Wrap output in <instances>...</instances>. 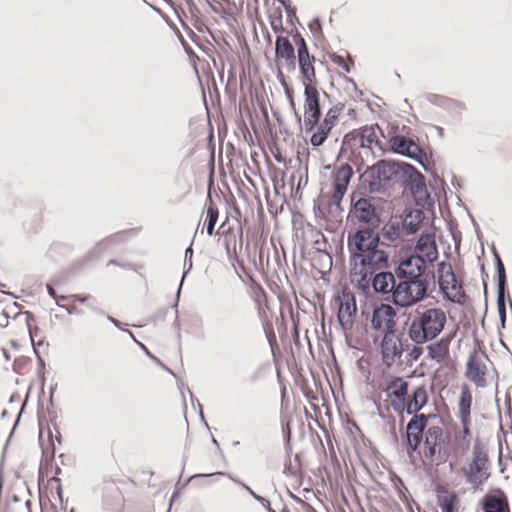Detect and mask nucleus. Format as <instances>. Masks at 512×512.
Masks as SVG:
<instances>
[{
  "label": "nucleus",
  "instance_id": "obj_7",
  "mask_svg": "<svg viewBox=\"0 0 512 512\" xmlns=\"http://www.w3.org/2000/svg\"><path fill=\"white\" fill-rule=\"evenodd\" d=\"M490 460L485 447L480 441L473 446L472 456L461 468V474L472 489L480 490L490 477Z\"/></svg>",
  "mask_w": 512,
  "mask_h": 512
},
{
  "label": "nucleus",
  "instance_id": "obj_60",
  "mask_svg": "<svg viewBox=\"0 0 512 512\" xmlns=\"http://www.w3.org/2000/svg\"><path fill=\"white\" fill-rule=\"evenodd\" d=\"M284 93L286 98L288 99V102L294 101V91L290 86L284 88Z\"/></svg>",
  "mask_w": 512,
  "mask_h": 512
},
{
  "label": "nucleus",
  "instance_id": "obj_32",
  "mask_svg": "<svg viewBox=\"0 0 512 512\" xmlns=\"http://www.w3.org/2000/svg\"><path fill=\"white\" fill-rule=\"evenodd\" d=\"M295 55V49L290 40L282 35H278L275 39V58L276 61L285 59Z\"/></svg>",
  "mask_w": 512,
  "mask_h": 512
},
{
  "label": "nucleus",
  "instance_id": "obj_47",
  "mask_svg": "<svg viewBox=\"0 0 512 512\" xmlns=\"http://www.w3.org/2000/svg\"><path fill=\"white\" fill-rule=\"evenodd\" d=\"M321 117L304 115V127L306 132L313 131L316 126H319Z\"/></svg>",
  "mask_w": 512,
  "mask_h": 512
},
{
  "label": "nucleus",
  "instance_id": "obj_30",
  "mask_svg": "<svg viewBox=\"0 0 512 512\" xmlns=\"http://www.w3.org/2000/svg\"><path fill=\"white\" fill-rule=\"evenodd\" d=\"M461 427L455 431L454 441L458 449L461 451H466L471 442V419H468L466 422L464 419H460Z\"/></svg>",
  "mask_w": 512,
  "mask_h": 512
},
{
  "label": "nucleus",
  "instance_id": "obj_2",
  "mask_svg": "<svg viewBox=\"0 0 512 512\" xmlns=\"http://www.w3.org/2000/svg\"><path fill=\"white\" fill-rule=\"evenodd\" d=\"M390 206L391 203L382 197L369 195L356 198L352 193L349 216L364 225L359 229H368L372 235H380L376 229L383 223L382 215Z\"/></svg>",
  "mask_w": 512,
  "mask_h": 512
},
{
  "label": "nucleus",
  "instance_id": "obj_8",
  "mask_svg": "<svg viewBox=\"0 0 512 512\" xmlns=\"http://www.w3.org/2000/svg\"><path fill=\"white\" fill-rule=\"evenodd\" d=\"M135 486L136 482L129 477L118 480L104 477L99 488L103 506L113 512H122L126 503V494Z\"/></svg>",
  "mask_w": 512,
  "mask_h": 512
},
{
  "label": "nucleus",
  "instance_id": "obj_26",
  "mask_svg": "<svg viewBox=\"0 0 512 512\" xmlns=\"http://www.w3.org/2000/svg\"><path fill=\"white\" fill-rule=\"evenodd\" d=\"M352 177V167L348 163L341 164L333 174V189L346 193Z\"/></svg>",
  "mask_w": 512,
  "mask_h": 512
},
{
  "label": "nucleus",
  "instance_id": "obj_56",
  "mask_svg": "<svg viewBox=\"0 0 512 512\" xmlns=\"http://www.w3.org/2000/svg\"><path fill=\"white\" fill-rule=\"evenodd\" d=\"M75 301L79 302V303H86L89 299L92 298L91 295H81V294H74L71 296Z\"/></svg>",
  "mask_w": 512,
  "mask_h": 512
},
{
  "label": "nucleus",
  "instance_id": "obj_17",
  "mask_svg": "<svg viewBox=\"0 0 512 512\" xmlns=\"http://www.w3.org/2000/svg\"><path fill=\"white\" fill-rule=\"evenodd\" d=\"M357 313L356 300L352 293L342 291L339 297L337 320L343 330L351 329Z\"/></svg>",
  "mask_w": 512,
  "mask_h": 512
},
{
  "label": "nucleus",
  "instance_id": "obj_38",
  "mask_svg": "<svg viewBox=\"0 0 512 512\" xmlns=\"http://www.w3.org/2000/svg\"><path fill=\"white\" fill-rule=\"evenodd\" d=\"M333 194L328 203L329 213L331 215L339 214L342 211L341 202L345 195L340 189H333Z\"/></svg>",
  "mask_w": 512,
  "mask_h": 512
},
{
  "label": "nucleus",
  "instance_id": "obj_57",
  "mask_svg": "<svg viewBox=\"0 0 512 512\" xmlns=\"http://www.w3.org/2000/svg\"><path fill=\"white\" fill-rule=\"evenodd\" d=\"M123 331H124L125 333H127V334L129 335V337H130V338H132V339H133V341H134V342H135V343H136V344H137L141 349H143V350L145 351V353H148V349H147V347H146L143 343L139 342V341L135 338L134 334H133L130 330L124 329Z\"/></svg>",
  "mask_w": 512,
  "mask_h": 512
},
{
  "label": "nucleus",
  "instance_id": "obj_34",
  "mask_svg": "<svg viewBox=\"0 0 512 512\" xmlns=\"http://www.w3.org/2000/svg\"><path fill=\"white\" fill-rule=\"evenodd\" d=\"M471 404H472V395L468 388V386H464L462 392L460 401L458 404V410H459V417L460 419H464L466 422L468 419H471L470 411H471Z\"/></svg>",
  "mask_w": 512,
  "mask_h": 512
},
{
  "label": "nucleus",
  "instance_id": "obj_55",
  "mask_svg": "<svg viewBox=\"0 0 512 512\" xmlns=\"http://www.w3.org/2000/svg\"><path fill=\"white\" fill-rule=\"evenodd\" d=\"M9 324V314L6 311L0 313V327L5 328Z\"/></svg>",
  "mask_w": 512,
  "mask_h": 512
},
{
  "label": "nucleus",
  "instance_id": "obj_58",
  "mask_svg": "<svg viewBox=\"0 0 512 512\" xmlns=\"http://www.w3.org/2000/svg\"><path fill=\"white\" fill-rule=\"evenodd\" d=\"M497 311L499 318L507 317V310H506V303L504 304H497Z\"/></svg>",
  "mask_w": 512,
  "mask_h": 512
},
{
  "label": "nucleus",
  "instance_id": "obj_45",
  "mask_svg": "<svg viewBox=\"0 0 512 512\" xmlns=\"http://www.w3.org/2000/svg\"><path fill=\"white\" fill-rule=\"evenodd\" d=\"M417 162L425 172L430 171V165L426 156V153L418 148V150L414 151L413 155L409 158Z\"/></svg>",
  "mask_w": 512,
  "mask_h": 512
},
{
  "label": "nucleus",
  "instance_id": "obj_53",
  "mask_svg": "<svg viewBox=\"0 0 512 512\" xmlns=\"http://www.w3.org/2000/svg\"><path fill=\"white\" fill-rule=\"evenodd\" d=\"M46 289H47L48 295L56 301L57 305H58L59 307H63L62 305H60V304H59V299H61V300H65L67 297H66V296L58 297V295H57V293H56L55 289H54V288H53V286H52L51 284H49V283H48V284H46Z\"/></svg>",
  "mask_w": 512,
  "mask_h": 512
},
{
  "label": "nucleus",
  "instance_id": "obj_36",
  "mask_svg": "<svg viewBox=\"0 0 512 512\" xmlns=\"http://www.w3.org/2000/svg\"><path fill=\"white\" fill-rule=\"evenodd\" d=\"M289 34L297 48V58L310 55L307 43L301 33L296 28H294L290 31Z\"/></svg>",
  "mask_w": 512,
  "mask_h": 512
},
{
  "label": "nucleus",
  "instance_id": "obj_1",
  "mask_svg": "<svg viewBox=\"0 0 512 512\" xmlns=\"http://www.w3.org/2000/svg\"><path fill=\"white\" fill-rule=\"evenodd\" d=\"M380 235H372L368 229H357L347 237L350 273L358 277L355 287L367 289L368 279L374 273L389 267V255L380 246Z\"/></svg>",
  "mask_w": 512,
  "mask_h": 512
},
{
  "label": "nucleus",
  "instance_id": "obj_39",
  "mask_svg": "<svg viewBox=\"0 0 512 512\" xmlns=\"http://www.w3.org/2000/svg\"><path fill=\"white\" fill-rule=\"evenodd\" d=\"M329 58L334 64L341 67L347 73H350L352 67L354 66V60L350 54L347 55L346 60L341 55L336 53H330Z\"/></svg>",
  "mask_w": 512,
  "mask_h": 512
},
{
  "label": "nucleus",
  "instance_id": "obj_24",
  "mask_svg": "<svg viewBox=\"0 0 512 512\" xmlns=\"http://www.w3.org/2000/svg\"><path fill=\"white\" fill-rule=\"evenodd\" d=\"M424 218V212L420 209H405L402 224L406 235H413L417 233L423 223Z\"/></svg>",
  "mask_w": 512,
  "mask_h": 512
},
{
  "label": "nucleus",
  "instance_id": "obj_19",
  "mask_svg": "<svg viewBox=\"0 0 512 512\" xmlns=\"http://www.w3.org/2000/svg\"><path fill=\"white\" fill-rule=\"evenodd\" d=\"M415 251L424 256L425 262L431 265L438 259V249L434 234L422 233L416 241Z\"/></svg>",
  "mask_w": 512,
  "mask_h": 512
},
{
  "label": "nucleus",
  "instance_id": "obj_11",
  "mask_svg": "<svg viewBox=\"0 0 512 512\" xmlns=\"http://www.w3.org/2000/svg\"><path fill=\"white\" fill-rule=\"evenodd\" d=\"M393 331L391 334H384L380 349L383 362L391 366L396 359H400L404 351H408L410 344L407 340L402 341V334Z\"/></svg>",
  "mask_w": 512,
  "mask_h": 512
},
{
  "label": "nucleus",
  "instance_id": "obj_22",
  "mask_svg": "<svg viewBox=\"0 0 512 512\" xmlns=\"http://www.w3.org/2000/svg\"><path fill=\"white\" fill-rule=\"evenodd\" d=\"M304 110V115L322 117L320 94L317 87H305Z\"/></svg>",
  "mask_w": 512,
  "mask_h": 512
},
{
  "label": "nucleus",
  "instance_id": "obj_44",
  "mask_svg": "<svg viewBox=\"0 0 512 512\" xmlns=\"http://www.w3.org/2000/svg\"><path fill=\"white\" fill-rule=\"evenodd\" d=\"M360 128L347 132L342 139V149L351 148L357 140L360 141Z\"/></svg>",
  "mask_w": 512,
  "mask_h": 512
},
{
  "label": "nucleus",
  "instance_id": "obj_14",
  "mask_svg": "<svg viewBox=\"0 0 512 512\" xmlns=\"http://www.w3.org/2000/svg\"><path fill=\"white\" fill-rule=\"evenodd\" d=\"M477 512H511L508 495L500 488L490 489L479 500Z\"/></svg>",
  "mask_w": 512,
  "mask_h": 512
},
{
  "label": "nucleus",
  "instance_id": "obj_52",
  "mask_svg": "<svg viewBox=\"0 0 512 512\" xmlns=\"http://www.w3.org/2000/svg\"><path fill=\"white\" fill-rule=\"evenodd\" d=\"M308 27H309L310 31H311L313 34L321 33V32H322V25H321V21L319 20V18H313V19L309 22Z\"/></svg>",
  "mask_w": 512,
  "mask_h": 512
},
{
  "label": "nucleus",
  "instance_id": "obj_4",
  "mask_svg": "<svg viewBox=\"0 0 512 512\" xmlns=\"http://www.w3.org/2000/svg\"><path fill=\"white\" fill-rule=\"evenodd\" d=\"M422 456L430 465L439 466L445 463L450 456V437L442 428V420L430 424L424 433Z\"/></svg>",
  "mask_w": 512,
  "mask_h": 512
},
{
  "label": "nucleus",
  "instance_id": "obj_59",
  "mask_svg": "<svg viewBox=\"0 0 512 512\" xmlns=\"http://www.w3.org/2000/svg\"><path fill=\"white\" fill-rule=\"evenodd\" d=\"M277 79L279 80V82L283 88L289 87V85L286 82V78L280 69H278V72H277Z\"/></svg>",
  "mask_w": 512,
  "mask_h": 512
},
{
  "label": "nucleus",
  "instance_id": "obj_40",
  "mask_svg": "<svg viewBox=\"0 0 512 512\" xmlns=\"http://www.w3.org/2000/svg\"><path fill=\"white\" fill-rule=\"evenodd\" d=\"M24 315L26 317V323H27V327H28V332H29V336H30V339H31V343L33 345L34 353L37 356L38 360L41 363H43V360L40 357L39 352L36 350L35 343H34V336H36L37 333L39 332V328L38 327H34V328L31 327V322L35 321V317H34L33 313L30 312V311L24 312Z\"/></svg>",
  "mask_w": 512,
  "mask_h": 512
},
{
  "label": "nucleus",
  "instance_id": "obj_48",
  "mask_svg": "<svg viewBox=\"0 0 512 512\" xmlns=\"http://www.w3.org/2000/svg\"><path fill=\"white\" fill-rule=\"evenodd\" d=\"M507 288H497V304H504L507 301L509 302V306L512 310V300L510 296L506 292Z\"/></svg>",
  "mask_w": 512,
  "mask_h": 512
},
{
  "label": "nucleus",
  "instance_id": "obj_41",
  "mask_svg": "<svg viewBox=\"0 0 512 512\" xmlns=\"http://www.w3.org/2000/svg\"><path fill=\"white\" fill-rule=\"evenodd\" d=\"M415 204L424 209H431L434 207V201L430 196L427 188L424 191H421V194H416L413 196Z\"/></svg>",
  "mask_w": 512,
  "mask_h": 512
},
{
  "label": "nucleus",
  "instance_id": "obj_12",
  "mask_svg": "<svg viewBox=\"0 0 512 512\" xmlns=\"http://www.w3.org/2000/svg\"><path fill=\"white\" fill-rule=\"evenodd\" d=\"M396 315V310L389 304L375 305L371 317L372 329L384 334H391L396 330Z\"/></svg>",
  "mask_w": 512,
  "mask_h": 512
},
{
  "label": "nucleus",
  "instance_id": "obj_9",
  "mask_svg": "<svg viewBox=\"0 0 512 512\" xmlns=\"http://www.w3.org/2000/svg\"><path fill=\"white\" fill-rule=\"evenodd\" d=\"M437 282L445 299L458 305L465 303L467 296L463 289V283L456 279L450 263L441 261L437 264Z\"/></svg>",
  "mask_w": 512,
  "mask_h": 512
},
{
  "label": "nucleus",
  "instance_id": "obj_13",
  "mask_svg": "<svg viewBox=\"0 0 512 512\" xmlns=\"http://www.w3.org/2000/svg\"><path fill=\"white\" fill-rule=\"evenodd\" d=\"M425 269L426 262L424 256L413 253L401 258L395 269V274L399 281H409L415 279V276H421Z\"/></svg>",
  "mask_w": 512,
  "mask_h": 512
},
{
  "label": "nucleus",
  "instance_id": "obj_15",
  "mask_svg": "<svg viewBox=\"0 0 512 512\" xmlns=\"http://www.w3.org/2000/svg\"><path fill=\"white\" fill-rule=\"evenodd\" d=\"M437 420L436 415L414 414L407 425V441L409 447L416 451L421 443L425 428Z\"/></svg>",
  "mask_w": 512,
  "mask_h": 512
},
{
  "label": "nucleus",
  "instance_id": "obj_61",
  "mask_svg": "<svg viewBox=\"0 0 512 512\" xmlns=\"http://www.w3.org/2000/svg\"><path fill=\"white\" fill-rule=\"evenodd\" d=\"M121 236H122V234H115V235H113V236H111V237H108V238H106L105 240H103L102 242H100V243L98 244V247H99V246H101L102 244H109V243H111V242H113V241L117 240V239H118L119 237H121Z\"/></svg>",
  "mask_w": 512,
  "mask_h": 512
},
{
  "label": "nucleus",
  "instance_id": "obj_54",
  "mask_svg": "<svg viewBox=\"0 0 512 512\" xmlns=\"http://www.w3.org/2000/svg\"><path fill=\"white\" fill-rule=\"evenodd\" d=\"M285 61V66L288 72H294L296 70V62L298 58L296 55L283 59Z\"/></svg>",
  "mask_w": 512,
  "mask_h": 512
},
{
  "label": "nucleus",
  "instance_id": "obj_63",
  "mask_svg": "<svg viewBox=\"0 0 512 512\" xmlns=\"http://www.w3.org/2000/svg\"><path fill=\"white\" fill-rule=\"evenodd\" d=\"M491 250H492V254H493V256H494L495 265H497V257H498V258H501V257H500V255H499V253H498V251H497V249L495 248V246H494V245H492Z\"/></svg>",
  "mask_w": 512,
  "mask_h": 512
},
{
  "label": "nucleus",
  "instance_id": "obj_49",
  "mask_svg": "<svg viewBox=\"0 0 512 512\" xmlns=\"http://www.w3.org/2000/svg\"><path fill=\"white\" fill-rule=\"evenodd\" d=\"M407 387L408 386H387V392H390L396 397L404 400V397L407 394Z\"/></svg>",
  "mask_w": 512,
  "mask_h": 512
},
{
  "label": "nucleus",
  "instance_id": "obj_62",
  "mask_svg": "<svg viewBox=\"0 0 512 512\" xmlns=\"http://www.w3.org/2000/svg\"><path fill=\"white\" fill-rule=\"evenodd\" d=\"M107 319L117 328L121 327V322L112 316H107Z\"/></svg>",
  "mask_w": 512,
  "mask_h": 512
},
{
  "label": "nucleus",
  "instance_id": "obj_31",
  "mask_svg": "<svg viewBox=\"0 0 512 512\" xmlns=\"http://www.w3.org/2000/svg\"><path fill=\"white\" fill-rule=\"evenodd\" d=\"M206 233L208 236H212L214 234V228L219 218V210L218 207L214 204L211 192L208 191L206 198Z\"/></svg>",
  "mask_w": 512,
  "mask_h": 512
},
{
  "label": "nucleus",
  "instance_id": "obj_10",
  "mask_svg": "<svg viewBox=\"0 0 512 512\" xmlns=\"http://www.w3.org/2000/svg\"><path fill=\"white\" fill-rule=\"evenodd\" d=\"M396 274L384 270H380L370 276L368 279L367 289H358L368 295L370 288L375 294L387 295L386 300H390L396 306V292H398L399 282L396 281Z\"/></svg>",
  "mask_w": 512,
  "mask_h": 512
},
{
  "label": "nucleus",
  "instance_id": "obj_5",
  "mask_svg": "<svg viewBox=\"0 0 512 512\" xmlns=\"http://www.w3.org/2000/svg\"><path fill=\"white\" fill-rule=\"evenodd\" d=\"M445 313L440 308H431L414 318L408 329L409 338L416 344L435 339L444 329Z\"/></svg>",
  "mask_w": 512,
  "mask_h": 512
},
{
  "label": "nucleus",
  "instance_id": "obj_23",
  "mask_svg": "<svg viewBox=\"0 0 512 512\" xmlns=\"http://www.w3.org/2000/svg\"><path fill=\"white\" fill-rule=\"evenodd\" d=\"M315 57L308 55L298 58L299 71L305 87H317L316 71L314 68Z\"/></svg>",
  "mask_w": 512,
  "mask_h": 512
},
{
  "label": "nucleus",
  "instance_id": "obj_28",
  "mask_svg": "<svg viewBox=\"0 0 512 512\" xmlns=\"http://www.w3.org/2000/svg\"><path fill=\"white\" fill-rule=\"evenodd\" d=\"M450 341L451 336H446L428 345V357L438 363L442 362L449 352Z\"/></svg>",
  "mask_w": 512,
  "mask_h": 512
},
{
  "label": "nucleus",
  "instance_id": "obj_46",
  "mask_svg": "<svg viewBox=\"0 0 512 512\" xmlns=\"http://www.w3.org/2000/svg\"><path fill=\"white\" fill-rule=\"evenodd\" d=\"M281 5L283 6L285 13L287 15V22L291 25H294V22H299L298 17L296 16V8L290 5V0H279Z\"/></svg>",
  "mask_w": 512,
  "mask_h": 512
},
{
  "label": "nucleus",
  "instance_id": "obj_35",
  "mask_svg": "<svg viewBox=\"0 0 512 512\" xmlns=\"http://www.w3.org/2000/svg\"><path fill=\"white\" fill-rule=\"evenodd\" d=\"M302 394L308 399L310 404L316 408L318 407L320 401H322V405L325 404V399L323 396V391L319 394V389L322 388V386H314L315 391L312 389V386H299Z\"/></svg>",
  "mask_w": 512,
  "mask_h": 512
},
{
  "label": "nucleus",
  "instance_id": "obj_27",
  "mask_svg": "<svg viewBox=\"0 0 512 512\" xmlns=\"http://www.w3.org/2000/svg\"><path fill=\"white\" fill-rule=\"evenodd\" d=\"M484 364L478 359L475 353L469 356L467 361L466 375L474 384H481L484 381Z\"/></svg>",
  "mask_w": 512,
  "mask_h": 512
},
{
  "label": "nucleus",
  "instance_id": "obj_33",
  "mask_svg": "<svg viewBox=\"0 0 512 512\" xmlns=\"http://www.w3.org/2000/svg\"><path fill=\"white\" fill-rule=\"evenodd\" d=\"M428 400V395L423 386H419L413 393V398L407 404V413L416 414L422 407L425 406Z\"/></svg>",
  "mask_w": 512,
  "mask_h": 512
},
{
  "label": "nucleus",
  "instance_id": "obj_51",
  "mask_svg": "<svg viewBox=\"0 0 512 512\" xmlns=\"http://www.w3.org/2000/svg\"><path fill=\"white\" fill-rule=\"evenodd\" d=\"M423 354V348L418 346V344L415 343L413 347L410 349L408 355L410 357V360L416 361L420 358V356Z\"/></svg>",
  "mask_w": 512,
  "mask_h": 512
},
{
  "label": "nucleus",
  "instance_id": "obj_42",
  "mask_svg": "<svg viewBox=\"0 0 512 512\" xmlns=\"http://www.w3.org/2000/svg\"><path fill=\"white\" fill-rule=\"evenodd\" d=\"M54 453H55L54 444H52V448L46 447L43 449V455L45 456V463L41 462L40 471H39L40 476H44V475H46L47 477L49 476V466H52V464L50 462H52V460L54 458Z\"/></svg>",
  "mask_w": 512,
  "mask_h": 512
},
{
  "label": "nucleus",
  "instance_id": "obj_6",
  "mask_svg": "<svg viewBox=\"0 0 512 512\" xmlns=\"http://www.w3.org/2000/svg\"><path fill=\"white\" fill-rule=\"evenodd\" d=\"M430 285L434 290L436 287L435 272L427 271V268L421 276H415V279L399 281V290L395 296L396 306L407 308L424 300L428 296Z\"/></svg>",
  "mask_w": 512,
  "mask_h": 512
},
{
  "label": "nucleus",
  "instance_id": "obj_3",
  "mask_svg": "<svg viewBox=\"0 0 512 512\" xmlns=\"http://www.w3.org/2000/svg\"><path fill=\"white\" fill-rule=\"evenodd\" d=\"M405 164L404 161L381 159L366 168L360 176L363 186L369 194L380 193L386 189L390 182L400 179Z\"/></svg>",
  "mask_w": 512,
  "mask_h": 512
},
{
  "label": "nucleus",
  "instance_id": "obj_21",
  "mask_svg": "<svg viewBox=\"0 0 512 512\" xmlns=\"http://www.w3.org/2000/svg\"><path fill=\"white\" fill-rule=\"evenodd\" d=\"M376 130H379L383 134V131L378 124H373L370 126L365 125V126L360 127L361 134H360L359 145L361 148L372 149V145L374 144L381 151V155H383L385 152V149L383 147V143L380 141V139L378 138V136L376 134Z\"/></svg>",
  "mask_w": 512,
  "mask_h": 512
},
{
  "label": "nucleus",
  "instance_id": "obj_25",
  "mask_svg": "<svg viewBox=\"0 0 512 512\" xmlns=\"http://www.w3.org/2000/svg\"><path fill=\"white\" fill-rule=\"evenodd\" d=\"M437 504L442 512H459L460 500L458 495L446 488L437 490Z\"/></svg>",
  "mask_w": 512,
  "mask_h": 512
},
{
  "label": "nucleus",
  "instance_id": "obj_64",
  "mask_svg": "<svg viewBox=\"0 0 512 512\" xmlns=\"http://www.w3.org/2000/svg\"><path fill=\"white\" fill-rule=\"evenodd\" d=\"M389 384H401V385H404V384H408V382L402 380L401 378H395Z\"/></svg>",
  "mask_w": 512,
  "mask_h": 512
},
{
  "label": "nucleus",
  "instance_id": "obj_16",
  "mask_svg": "<svg viewBox=\"0 0 512 512\" xmlns=\"http://www.w3.org/2000/svg\"><path fill=\"white\" fill-rule=\"evenodd\" d=\"M344 107V103H337L326 112L317 131L310 137V143L313 147H319L324 144Z\"/></svg>",
  "mask_w": 512,
  "mask_h": 512
},
{
  "label": "nucleus",
  "instance_id": "obj_20",
  "mask_svg": "<svg viewBox=\"0 0 512 512\" xmlns=\"http://www.w3.org/2000/svg\"><path fill=\"white\" fill-rule=\"evenodd\" d=\"M389 145L395 154H399L407 158H410L414 151L419 148L412 138L401 134L392 135L389 138Z\"/></svg>",
  "mask_w": 512,
  "mask_h": 512
},
{
  "label": "nucleus",
  "instance_id": "obj_37",
  "mask_svg": "<svg viewBox=\"0 0 512 512\" xmlns=\"http://www.w3.org/2000/svg\"><path fill=\"white\" fill-rule=\"evenodd\" d=\"M382 233L385 239L394 242L400 238L401 230H400V222H388L382 228Z\"/></svg>",
  "mask_w": 512,
  "mask_h": 512
},
{
  "label": "nucleus",
  "instance_id": "obj_50",
  "mask_svg": "<svg viewBox=\"0 0 512 512\" xmlns=\"http://www.w3.org/2000/svg\"><path fill=\"white\" fill-rule=\"evenodd\" d=\"M271 28L275 33L283 32L284 28L282 26V14L281 11L278 10V17L277 20L271 21Z\"/></svg>",
  "mask_w": 512,
  "mask_h": 512
},
{
  "label": "nucleus",
  "instance_id": "obj_29",
  "mask_svg": "<svg viewBox=\"0 0 512 512\" xmlns=\"http://www.w3.org/2000/svg\"><path fill=\"white\" fill-rule=\"evenodd\" d=\"M192 257H193V249H192V243L186 248L185 250V256H184V271H183V274H182V277H181V281H180V284L178 286V289H177V293H176V301H175V304L173 305V307L175 308V321H174V326L179 328V322H178V310H177V307H178V302H179V298H180V293H181V289H182V286H183V282H184V279L185 277L187 276V274L192 270L193 268V262H192Z\"/></svg>",
  "mask_w": 512,
  "mask_h": 512
},
{
  "label": "nucleus",
  "instance_id": "obj_18",
  "mask_svg": "<svg viewBox=\"0 0 512 512\" xmlns=\"http://www.w3.org/2000/svg\"><path fill=\"white\" fill-rule=\"evenodd\" d=\"M402 166L404 167L400 178L402 183L409 188L412 196L421 194V191L427 188L425 176L410 163L405 162Z\"/></svg>",
  "mask_w": 512,
  "mask_h": 512
},
{
  "label": "nucleus",
  "instance_id": "obj_43",
  "mask_svg": "<svg viewBox=\"0 0 512 512\" xmlns=\"http://www.w3.org/2000/svg\"><path fill=\"white\" fill-rule=\"evenodd\" d=\"M496 266V278H497V288H507V275L504 263L501 258L497 257V265Z\"/></svg>",
  "mask_w": 512,
  "mask_h": 512
}]
</instances>
